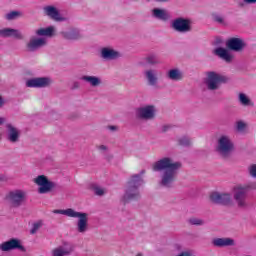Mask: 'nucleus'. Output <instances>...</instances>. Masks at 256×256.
Returning <instances> with one entry per match:
<instances>
[{"mask_svg": "<svg viewBox=\"0 0 256 256\" xmlns=\"http://www.w3.org/2000/svg\"><path fill=\"white\" fill-rule=\"evenodd\" d=\"M181 169V163L174 162L169 157H164L152 164V171H163L161 183L169 187L177 179V170Z\"/></svg>", "mask_w": 256, "mask_h": 256, "instance_id": "obj_1", "label": "nucleus"}, {"mask_svg": "<svg viewBox=\"0 0 256 256\" xmlns=\"http://www.w3.org/2000/svg\"><path fill=\"white\" fill-rule=\"evenodd\" d=\"M53 213L57 215H66V217H72L78 219L77 231L78 233H85L89 227V218L87 213L77 212L73 208H68L66 210H54Z\"/></svg>", "mask_w": 256, "mask_h": 256, "instance_id": "obj_2", "label": "nucleus"}, {"mask_svg": "<svg viewBox=\"0 0 256 256\" xmlns=\"http://www.w3.org/2000/svg\"><path fill=\"white\" fill-rule=\"evenodd\" d=\"M143 185V178L141 175H133L127 182L126 193L123 197L124 203H129V201H137L141 197L139 194V187Z\"/></svg>", "mask_w": 256, "mask_h": 256, "instance_id": "obj_3", "label": "nucleus"}, {"mask_svg": "<svg viewBox=\"0 0 256 256\" xmlns=\"http://www.w3.org/2000/svg\"><path fill=\"white\" fill-rule=\"evenodd\" d=\"M249 195V186L237 185L233 188V199L240 209L248 207L247 197Z\"/></svg>", "mask_w": 256, "mask_h": 256, "instance_id": "obj_4", "label": "nucleus"}, {"mask_svg": "<svg viewBox=\"0 0 256 256\" xmlns=\"http://www.w3.org/2000/svg\"><path fill=\"white\" fill-rule=\"evenodd\" d=\"M27 199V192L23 190L10 191L6 196V201L14 208L21 207Z\"/></svg>", "mask_w": 256, "mask_h": 256, "instance_id": "obj_5", "label": "nucleus"}, {"mask_svg": "<svg viewBox=\"0 0 256 256\" xmlns=\"http://www.w3.org/2000/svg\"><path fill=\"white\" fill-rule=\"evenodd\" d=\"M34 183L38 185V193H40V195L51 193V191H53V189L56 187L55 182L49 181L45 175H39L38 177L34 178Z\"/></svg>", "mask_w": 256, "mask_h": 256, "instance_id": "obj_6", "label": "nucleus"}, {"mask_svg": "<svg viewBox=\"0 0 256 256\" xmlns=\"http://www.w3.org/2000/svg\"><path fill=\"white\" fill-rule=\"evenodd\" d=\"M227 78L225 76H221V74H217V72H208L206 85L210 91H215L219 89V85L221 83H225Z\"/></svg>", "mask_w": 256, "mask_h": 256, "instance_id": "obj_7", "label": "nucleus"}, {"mask_svg": "<svg viewBox=\"0 0 256 256\" xmlns=\"http://www.w3.org/2000/svg\"><path fill=\"white\" fill-rule=\"evenodd\" d=\"M234 145L233 141H231V138L228 136H221L218 140V147L217 151L222 155V157H228L229 153L233 151Z\"/></svg>", "mask_w": 256, "mask_h": 256, "instance_id": "obj_8", "label": "nucleus"}, {"mask_svg": "<svg viewBox=\"0 0 256 256\" xmlns=\"http://www.w3.org/2000/svg\"><path fill=\"white\" fill-rule=\"evenodd\" d=\"M15 249L22 251V253H25V251H27V249H25V246L21 245V240L17 238H11L10 240L0 244V251L7 252L14 251Z\"/></svg>", "mask_w": 256, "mask_h": 256, "instance_id": "obj_9", "label": "nucleus"}, {"mask_svg": "<svg viewBox=\"0 0 256 256\" xmlns=\"http://www.w3.org/2000/svg\"><path fill=\"white\" fill-rule=\"evenodd\" d=\"M136 117H138V119H144L145 121L155 119V106L148 105L138 108L136 110Z\"/></svg>", "mask_w": 256, "mask_h": 256, "instance_id": "obj_10", "label": "nucleus"}, {"mask_svg": "<svg viewBox=\"0 0 256 256\" xmlns=\"http://www.w3.org/2000/svg\"><path fill=\"white\" fill-rule=\"evenodd\" d=\"M172 28L178 33H189L191 31V21L184 18H177L172 22Z\"/></svg>", "mask_w": 256, "mask_h": 256, "instance_id": "obj_11", "label": "nucleus"}, {"mask_svg": "<svg viewBox=\"0 0 256 256\" xmlns=\"http://www.w3.org/2000/svg\"><path fill=\"white\" fill-rule=\"evenodd\" d=\"M75 251V246L69 242H64L52 250V256H69Z\"/></svg>", "mask_w": 256, "mask_h": 256, "instance_id": "obj_12", "label": "nucleus"}, {"mask_svg": "<svg viewBox=\"0 0 256 256\" xmlns=\"http://www.w3.org/2000/svg\"><path fill=\"white\" fill-rule=\"evenodd\" d=\"M210 201L217 205H231V194L213 192L210 194Z\"/></svg>", "mask_w": 256, "mask_h": 256, "instance_id": "obj_13", "label": "nucleus"}, {"mask_svg": "<svg viewBox=\"0 0 256 256\" xmlns=\"http://www.w3.org/2000/svg\"><path fill=\"white\" fill-rule=\"evenodd\" d=\"M50 84H51V80L49 78H45V77L33 78L30 80H27L26 87L41 89L44 87H49Z\"/></svg>", "mask_w": 256, "mask_h": 256, "instance_id": "obj_14", "label": "nucleus"}, {"mask_svg": "<svg viewBox=\"0 0 256 256\" xmlns=\"http://www.w3.org/2000/svg\"><path fill=\"white\" fill-rule=\"evenodd\" d=\"M226 47L230 49V51H242L245 44L240 38H230L226 41Z\"/></svg>", "mask_w": 256, "mask_h": 256, "instance_id": "obj_15", "label": "nucleus"}, {"mask_svg": "<svg viewBox=\"0 0 256 256\" xmlns=\"http://www.w3.org/2000/svg\"><path fill=\"white\" fill-rule=\"evenodd\" d=\"M6 129L8 131V133H7L8 141H10V143H17V141H19V137L21 135L19 133V129H17L12 124H7Z\"/></svg>", "mask_w": 256, "mask_h": 256, "instance_id": "obj_16", "label": "nucleus"}, {"mask_svg": "<svg viewBox=\"0 0 256 256\" xmlns=\"http://www.w3.org/2000/svg\"><path fill=\"white\" fill-rule=\"evenodd\" d=\"M0 37H14V39H23V34L17 29L4 28L0 30Z\"/></svg>", "mask_w": 256, "mask_h": 256, "instance_id": "obj_17", "label": "nucleus"}, {"mask_svg": "<svg viewBox=\"0 0 256 256\" xmlns=\"http://www.w3.org/2000/svg\"><path fill=\"white\" fill-rule=\"evenodd\" d=\"M45 45H47V40L44 38H34L27 44V48L29 51H37V49L45 47Z\"/></svg>", "mask_w": 256, "mask_h": 256, "instance_id": "obj_18", "label": "nucleus"}, {"mask_svg": "<svg viewBox=\"0 0 256 256\" xmlns=\"http://www.w3.org/2000/svg\"><path fill=\"white\" fill-rule=\"evenodd\" d=\"M212 245L214 247H233V245H235V240L232 238H214L212 240Z\"/></svg>", "mask_w": 256, "mask_h": 256, "instance_id": "obj_19", "label": "nucleus"}, {"mask_svg": "<svg viewBox=\"0 0 256 256\" xmlns=\"http://www.w3.org/2000/svg\"><path fill=\"white\" fill-rule=\"evenodd\" d=\"M214 55H217L220 59H223V61H226V63H231L233 60V56L229 51L225 48L219 47L214 50Z\"/></svg>", "mask_w": 256, "mask_h": 256, "instance_id": "obj_20", "label": "nucleus"}, {"mask_svg": "<svg viewBox=\"0 0 256 256\" xmlns=\"http://www.w3.org/2000/svg\"><path fill=\"white\" fill-rule=\"evenodd\" d=\"M44 13L54 21H63V18H61V15L59 14V10H57L55 6L44 7Z\"/></svg>", "mask_w": 256, "mask_h": 256, "instance_id": "obj_21", "label": "nucleus"}, {"mask_svg": "<svg viewBox=\"0 0 256 256\" xmlns=\"http://www.w3.org/2000/svg\"><path fill=\"white\" fill-rule=\"evenodd\" d=\"M152 15L153 17H155L156 19H160L161 21H167V19H169V15L167 14V12L159 8H154L152 10Z\"/></svg>", "mask_w": 256, "mask_h": 256, "instance_id": "obj_22", "label": "nucleus"}, {"mask_svg": "<svg viewBox=\"0 0 256 256\" xmlns=\"http://www.w3.org/2000/svg\"><path fill=\"white\" fill-rule=\"evenodd\" d=\"M55 31V28L53 26H50L48 28H40L36 30V35L39 37H53V33Z\"/></svg>", "mask_w": 256, "mask_h": 256, "instance_id": "obj_23", "label": "nucleus"}, {"mask_svg": "<svg viewBox=\"0 0 256 256\" xmlns=\"http://www.w3.org/2000/svg\"><path fill=\"white\" fill-rule=\"evenodd\" d=\"M102 57L103 59H117V57H119V52L113 49L104 48L102 49Z\"/></svg>", "mask_w": 256, "mask_h": 256, "instance_id": "obj_24", "label": "nucleus"}, {"mask_svg": "<svg viewBox=\"0 0 256 256\" xmlns=\"http://www.w3.org/2000/svg\"><path fill=\"white\" fill-rule=\"evenodd\" d=\"M168 77L172 81H181L183 79V72H181L179 69H171L168 72Z\"/></svg>", "mask_w": 256, "mask_h": 256, "instance_id": "obj_25", "label": "nucleus"}, {"mask_svg": "<svg viewBox=\"0 0 256 256\" xmlns=\"http://www.w3.org/2000/svg\"><path fill=\"white\" fill-rule=\"evenodd\" d=\"M149 85H157V72L155 70H147L145 72Z\"/></svg>", "mask_w": 256, "mask_h": 256, "instance_id": "obj_26", "label": "nucleus"}, {"mask_svg": "<svg viewBox=\"0 0 256 256\" xmlns=\"http://www.w3.org/2000/svg\"><path fill=\"white\" fill-rule=\"evenodd\" d=\"M81 80L86 81L87 83H90L92 87H97L101 85V80L96 76H82Z\"/></svg>", "mask_w": 256, "mask_h": 256, "instance_id": "obj_27", "label": "nucleus"}, {"mask_svg": "<svg viewBox=\"0 0 256 256\" xmlns=\"http://www.w3.org/2000/svg\"><path fill=\"white\" fill-rule=\"evenodd\" d=\"M64 39H68L69 41H75L79 39V32L71 31V32H63Z\"/></svg>", "mask_w": 256, "mask_h": 256, "instance_id": "obj_28", "label": "nucleus"}, {"mask_svg": "<svg viewBox=\"0 0 256 256\" xmlns=\"http://www.w3.org/2000/svg\"><path fill=\"white\" fill-rule=\"evenodd\" d=\"M146 62L149 65H159V63H161V61L159 60V57H157V55L155 54H151L146 58Z\"/></svg>", "mask_w": 256, "mask_h": 256, "instance_id": "obj_29", "label": "nucleus"}, {"mask_svg": "<svg viewBox=\"0 0 256 256\" xmlns=\"http://www.w3.org/2000/svg\"><path fill=\"white\" fill-rule=\"evenodd\" d=\"M43 227V220L35 222L30 230L31 235H35Z\"/></svg>", "mask_w": 256, "mask_h": 256, "instance_id": "obj_30", "label": "nucleus"}, {"mask_svg": "<svg viewBox=\"0 0 256 256\" xmlns=\"http://www.w3.org/2000/svg\"><path fill=\"white\" fill-rule=\"evenodd\" d=\"M239 101L241 105H244L245 107L251 105V100L249 99V97H247V95L243 93L239 94Z\"/></svg>", "mask_w": 256, "mask_h": 256, "instance_id": "obj_31", "label": "nucleus"}, {"mask_svg": "<svg viewBox=\"0 0 256 256\" xmlns=\"http://www.w3.org/2000/svg\"><path fill=\"white\" fill-rule=\"evenodd\" d=\"M178 143L183 147H189V145H191V140H189L187 137H182L178 140Z\"/></svg>", "mask_w": 256, "mask_h": 256, "instance_id": "obj_32", "label": "nucleus"}, {"mask_svg": "<svg viewBox=\"0 0 256 256\" xmlns=\"http://www.w3.org/2000/svg\"><path fill=\"white\" fill-rule=\"evenodd\" d=\"M20 13L17 11H12L8 14H6V19L8 21H13V19H17V17H19Z\"/></svg>", "mask_w": 256, "mask_h": 256, "instance_id": "obj_33", "label": "nucleus"}, {"mask_svg": "<svg viewBox=\"0 0 256 256\" xmlns=\"http://www.w3.org/2000/svg\"><path fill=\"white\" fill-rule=\"evenodd\" d=\"M213 19L216 23H219L220 25H225V18H223V16L221 15H214Z\"/></svg>", "mask_w": 256, "mask_h": 256, "instance_id": "obj_34", "label": "nucleus"}, {"mask_svg": "<svg viewBox=\"0 0 256 256\" xmlns=\"http://www.w3.org/2000/svg\"><path fill=\"white\" fill-rule=\"evenodd\" d=\"M189 221L191 225H203V220L199 218H191Z\"/></svg>", "mask_w": 256, "mask_h": 256, "instance_id": "obj_35", "label": "nucleus"}, {"mask_svg": "<svg viewBox=\"0 0 256 256\" xmlns=\"http://www.w3.org/2000/svg\"><path fill=\"white\" fill-rule=\"evenodd\" d=\"M246 124L243 121H238L236 125L237 131H244Z\"/></svg>", "mask_w": 256, "mask_h": 256, "instance_id": "obj_36", "label": "nucleus"}, {"mask_svg": "<svg viewBox=\"0 0 256 256\" xmlns=\"http://www.w3.org/2000/svg\"><path fill=\"white\" fill-rule=\"evenodd\" d=\"M94 193L95 195H98L99 197H101V195H105V190H103L102 188L96 187L94 188Z\"/></svg>", "mask_w": 256, "mask_h": 256, "instance_id": "obj_37", "label": "nucleus"}, {"mask_svg": "<svg viewBox=\"0 0 256 256\" xmlns=\"http://www.w3.org/2000/svg\"><path fill=\"white\" fill-rule=\"evenodd\" d=\"M249 173H250L251 177L256 178V164H254L250 167Z\"/></svg>", "mask_w": 256, "mask_h": 256, "instance_id": "obj_38", "label": "nucleus"}, {"mask_svg": "<svg viewBox=\"0 0 256 256\" xmlns=\"http://www.w3.org/2000/svg\"><path fill=\"white\" fill-rule=\"evenodd\" d=\"M98 149H100V151H107V146H105V145H100V146L98 147Z\"/></svg>", "mask_w": 256, "mask_h": 256, "instance_id": "obj_39", "label": "nucleus"}, {"mask_svg": "<svg viewBox=\"0 0 256 256\" xmlns=\"http://www.w3.org/2000/svg\"><path fill=\"white\" fill-rule=\"evenodd\" d=\"M110 131H117V126H109Z\"/></svg>", "mask_w": 256, "mask_h": 256, "instance_id": "obj_40", "label": "nucleus"}, {"mask_svg": "<svg viewBox=\"0 0 256 256\" xmlns=\"http://www.w3.org/2000/svg\"><path fill=\"white\" fill-rule=\"evenodd\" d=\"M3 123H5V118L0 117V125H3Z\"/></svg>", "mask_w": 256, "mask_h": 256, "instance_id": "obj_41", "label": "nucleus"}, {"mask_svg": "<svg viewBox=\"0 0 256 256\" xmlns=\"http://www.w3.org/2000/svg\"><path fill=\"white\" fill-rule=\"evenodd\" d=\"M246 3H256V0H245Z\"/></svg>", "mask_w": 256, "mask_h": 256, "instance_id": "obj_42", "label": "nucleus"}, {"mask_svg": "<svg viewBox=\"0 0 256 256\" xmlns=\"http://www.w3.org/2000/svg\"><path fill=\"white\" fill-rule=\"evenodd\" d=\"M0 107H3V98L0 96Z\"/></svg>", "mask_w": 256, "mask_h": 256, "instance_id": "obj_43", "label": "nucleus"}, {"mask_svg": "<svg viewBox=\"0 0 256 256\" xmlns=\"http://www.w3.org/2000/svg\"><path fill=\"white\" fill-rule=\"evenodd\" d=\"M4 177L3 176H0V181H3Z\"/></svg>", "mask_w": 256, "mask_h": 256, "instance_id": "obj_44", "label": "nucleus"}, {"mask_svg": "<svg viewBox=\"0 0 256 256\" xmlns=\"http://www.w3.org/2000/svg\"><path fill=\"white\" fill-rule=\"evenodd\" d=\"M164 131H167V126H164Z\"/></svg>", "mask_w": 256, "mask_h": 256, "instance_id": "obj_45", "label": "nucleus"}]
</instances>
